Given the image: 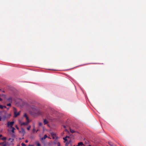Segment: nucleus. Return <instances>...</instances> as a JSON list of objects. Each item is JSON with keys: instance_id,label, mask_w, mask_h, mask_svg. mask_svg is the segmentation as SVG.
<instances>
[{"instance_id": "nucleus-13", "label": "nucleus", "mask_w": 146, "mask_h": 146, "mask_svg": "<svg viewBox=\"0 0 146 146\" xmlns=\"http://www.w3.org/2000/svg\"><path fill=\"white\" fill-rule=\"evenodd\" d=\"M11 128L12 129L11 131L13 133H14V130L15 129V128L13 127H12Z\"/></svg>"}, {"instance_id": "nucleus-18", "label": "nucleus", "mask_w": 146, "mask_h": 146, "mask_svg": "<svg viewBox=\"0 0 146 146\" xmlns=\"http://www.w3.org/2000/svg\"><path fill=\"white\" fill-rule=\"evenodd\" d=\"M3 106L1 105H0V108L1 109H3Z\"/></svg>"}, {"instance_id": "nucleus-23", "label": "nucleus", "mask_w": 146, "mask_h": 146, "mask_svg": "<svg viewBox=\"0 0 146 146\" xmlns=\"http://www.w3.org/2000/svg\"><path fill=\"white\" fill-rule=\"evenodd\" d=\"M35 131V127L34 126V128L33 129V132H34Z\"/></svg>"}, {"instance_id": "nucleus-27", "label": "nucleus", "mask_w": 146, "mask_h": 146, "mask_svg": "<svg viewBox=\"0 0 146 146\" xmlns=\"http://www.w3.org/2000/svg\"><path fill=\"white\" fill-rule=\"evenodd\" d=\"M33 109H35V106H33Z\"/></svg>"}, {"instance_id": "nucleus-29", "label": "nucleus", "mask_w": 146, "mask_h": 146, "mask_svg": "<svg viewBox=\"0 0 146 146\" xmlns=\"http://www.w3.org/2000/svg\"><path fill=\"white\" fill-rule=\"evenodd\" d=\"M3 146H6V144H5L3 145Z\"/></svg>"}, {"instance_id": "nucleus-22", "label": "nucleus", "mask_w": 146, "mask_h": 146, "mask_svg": "<svg viewBox=\"0 0 146 146\" xmlns=\"http://www.w3.org/2000/svg\"><path fill=\"white\" fill-rule=\"evenodd\" d=\"M15 127L16 128H17V129L18 130H19V127H18L17 125H16L15 126Z\"/></svg>"}, {"instance_id": "nucleus-17", "label": "nucleus", "mask_w": 146, "mask_h": 146, "mask_svg": "<svg viewBox=\"0 0 146 146\" xmlns=\"http://www.w3.org/2000/svg\"><path fill=\"white\" fill-rule=\"evenodd\" d=\"M6 137H3L2 138V140H6Z\"/></svg>"}, {"instance_id": "nucleus-4", "label": "nucleus", "mask_w": 146, "mask_h": 146, "mask_svg": "<svg viewBox=\"0 0 146 146\" xmlns=\"http://www.w3.org/2000/svg\"><path fill=\"white\" fill-rule=\"evenodd\" d=\"M24 116L26 118L27 121H28V122H29V117H28L26 113H25Z\"/></svg>"}, {"instance_id": "nucleus-20", "label": "nucleus", "mask_w": 146, "mask_h": 146, "mask_svg": "<svg viewBox=\"0 0 146 146\" xmlns=\"http://www.w3.org/2000/svg\"><path fill=\"white\" fill-rule=\"evenodd\" d=\"M38 125H39V126H41L42 125V124L41 122H39V123H38Z\"/></svg>"}, {"instance_id": "nucleus-9", "label": "nucleus", "mask_w": 146, "mask_h": 146, "mask_svg": "<svg viewBox=\"0 0 146 146\" xmlns=\"http://www.w3.org/2000/svg\"><path fill=\"white\" fill-rule=\"evenodd\" d=\"M44 125H45L48 123V121H47L46 119H45L44 120Z\"/></svg>"}, {"instance_id": "nucleus-8", "label": "nucleus", "mask_w": 146, "mask_h": 146, "mask_svg": "<svg viewBox=\"0 0 146 146\" xmlns=\"http://www.w3.org/2000/svg\"><path fill=\"white\" fill-rule=\"evenodd\" d=\"M84 145L83 143L82 142H80L78 143V146H82Z\"/></svg>"}, {"instance_id": "nucleus-21", "label": "nucleus", "mask_w": 146, "mask_h": 146, "mask_svg": "<svg viewBox=\"0 0 146 146\" xmlns=\"http://www.w3.org/2000/svg\"><path fill=\"white\" fill-rule=\"evenodd\" d=\"M31 127V126H29V127H28L27 128V129L28 130H30V128Z\"/></svg>"}, {"instance_id": "nucleus-6", "label": "nucleus", "mask_w": 146, "mask_h": 146, "mask_svg": "<svg viewBox=\"0 0 146 146\" xmlns=\"http://www.w3.org/2000/svg\"><path fill=\"white\" fill-rule=\"evenodd\" d=\"M29 122H28V121H27V122H23V123H22L21 124V125H27L28 123H29Z\"/></svg>"}, {"instance_id": "nucleus-36", "label": "nucleus", "mask_w": 146, "mask_h": 146, "mask_svg": "<svg viewBox=\"0 0 146 146\" xmlns=\"http://www.w3.org/2000/svg\"><path fill=\"white\" fill-rule=\"evenodd\" d=\"M64 127L65 128V126H64Z\"/></svg>"}, {"instance_id": "nucleus-25", "label": "nucleus", "mask_w": 146, "mask_h": 146, "mask_svg": "<svg viewBox=\"0 0 146 146\" xmlns=\"http://www.w3.org/2000/svg\"><path fill=\"white\" fill-rule=\"evenodd\" d=\"M15 136L14 134H12V137H15Z\"/></svg>"}, {"instance_id": "nucleus-15", "label": "nucleus", "mask_w": 146, "mask_h": 146, "mask_svg": "<svg viewBox=\"0 0 146 146\" xmlns=\"http://www.w3.org/2000/svg\"><path fill=\"white\" fill-rule=\"evenodd\" d=\"M36 144L37 146H40V144L38 142H36Z\"/></svg>"}, {"instance_id": "nucleus-34", "label": "nucleus", "mask_w": 146, "mask_h": 146, "mask_svg": "<svg viewBox=\"0 0 146 146\" xmlns=\"http://www.w3.org/2000/svg\"><path fill=\"white\" fill-rule=\"evenodd\" d=\"M38 131V130H37L36 131V132H37V131Z\"/></svg>"}, {"instance_id": "nucleus-12", "label": "nucleus", "mask_w": 146, "mask_h": 146, "mask_svg": "<svg viewBox=\"0 0 146 146\" xmlns=\"http://www.w3.org/2000/svg\"><path fill=\"white\" fill-rule=\"evenodd\" d=\"M67 138H69V137H68V136H66V137H63V139L65 141H67V139H66Z\"/></svg>"}, {"instance_id": "nucleus-26", "label": "nucleus", "mask_w": 146, "mask_h": 146, "mask_svg": "<svg viewBox=\"0 0 146 146\" xmlns=\"http://www.w3.org/2000/svg\"><path fill=\"white\" fill-rule=\"evenodd\" d=\"M28 141L27 140H26L25 141V142L26 143H28Z\"/></svg>"}, {"instance_id": "nucleus-37", "label": "nucleus", "mask_w": 146, "mask_h": 146, "mask_svg": "<svg viewBox=\"0 0 146 146\" xmlns=\"http://www.w3.org/2000/svg\"><path fill=\"white\" fill-rule=\"evenodd\" d=\"M89 146H91V145H89Z\"/></svg>"}, {"instance_id": "nucleus-5", "label": "nucleus", "mask_w": 146, "mask_h": 146, "mask_svg": "<svg viewBox=\"0 0 146 146\" xmlns=\"http://www.w3.org/2000/svg\"><path fill=\"white\" fill-rule=\"evenodd\" d=\"M108 143L111 146H116L112 142H109Z\"/></svg>"}, {"instance_id": "nucleus-10", "label": "nucleus", "mask_w": 146, "mask_h": 146, "mask_svg": "<svg viewBox=\"0 0 146 146\" xmlns=\"http://www.w3.org/2000/svg\"><path fill=\"white\" fill-rule=\"evenodd\" d=\"M7 100L9 102H12V99L10 97L8 98L7 99Z\"/></svg>"}, {"instance_id": "nucleus-2", "label": "nucleus", "mask_w": 146, "mask_h": 146, "mask_svg": "<svg viewBox=\"0 0 146 146\" xmlns=\"http://www.w3.org/2000/svg\"><path fill=\"white\" fill-rule=\"evenodd\" d=\"M14 121L10 122L8 121L7 123V126L8 127L10 126V127H12V126L13 125L14 123Z\"/></svg>"}, {"instance_id": "nucleus-24", "label": "nucleus", "mask_w": 146, "mask_h": 146, "mask_svg": "<svg viewBox=\"0 0 146 146\" xmlns=\"http://www.w3.org/2000/svg\"><path fill=\"white\" fill-rule=\"evenodd\" d=\"M51 135L53 136H55V134L54 133H52Z\"/></svg>"}, {"instance_id": "nucleus-33", "label": "nucleus", "mask_w": 146, "mask_h": 146, "mask_svg": "<svg viewBox=\"0 0 146 146\" xmlns=\"http://www.w3.org/2000/svg\"><path fill=\"white\" fill-rule=\"evenodd\" d=\"M1 117L0 116V121H1Z\"/></svg>"}, {"instance_id": "nucleus-7", "label": "nucleus", "mask_w": 146, "mask_h": 146, "mask_svg": "<svg viewBox=\"0 0 146 146\" xmlns=\"http://www.w3.org/2000/svg\"><path fill=\"white\" fill-rule=\"evenodd\" d=\"M47 135L46 134H45L44 135L43 137H42L41 138V140H44V139H45L46 138H47Z\"/></svg>"}, {"instance_id": "nucleus-31", "label": "nucleus", "mask_w": 146, "mask_h": 146, "mask_svg": "<svg viewBox=\"0 0 146 146\" xmlns=\"http://www.w3.org/2000/svg\"><path fill=\"white\" fill-rule=\"evenodd\" d=\"M2 100V99L1 98H0V101H1Z\"/></svg>"}, {"instance_id": "nucleus-11", "label": "nucleus", "mask_w": 146, "mask_h": 146, "mask_svg": "<svg viewBox=\"0 0 146 146\" xmlns=\"http://www.w3.org/2000/svg\"><path fill=\"white\" fill-rule=\"evenodd\" d=\"M70 132L71 133H74L75 132H76V131H74L73 130V129H71L70 128Z\"/></svg>"}, {"instance_id": "nucleus-30", "label": "nucleus", "mask_w": 146, "mask_h": 146, "mask_svg": "<svg viewBox=\"0 0 146 146\" xmlns=\"http://www.w3.org/2000/svg\"><path fill=\"white\" fill-rule=\"evenodd\" d=\"M3 107L4 108H6V106H3Z\"/></svg>"}, {"instance_id": "nucleus-16", "label": "nucleus", "mask_w": 146, "mask_h": 146, "mask_svg": "<svg viewBox=\"0 0 146 146\" xmlns=\"http://www.w3.org/2000/svg\"><path fill=\"white\" fill-rule=\"evenodd\" d=\"M7 106H11V103H9V104H7Z\"/></svg>"}, {"instance_id": "nucleus-1", "label": "nucleus", "mask_w": 146, "mask_h": 146, "mask_svg": "<svg viewBox=\"0 0 146 146\" xmlns=\"http://www.w3.org/2000/svg\"><path fill=\"white\" fill-rule=\"evenodd\" d=\"M13 110L14 115V116L15 117H16L19 115L20 112H17V109L15 108H13Z\"/></svg>"}, {"instance_id": "nucleus-32", "label": "nucleus", "mask_w": 146, "mask_h": 146, "mask_svg": "<svg viewBox=\"0 0 146 146\" xmlns=\"http://www.w3.org/2000/svg\"><path fill=\"white\" fill-rule=\"evenodd\" d=\"M2 137V135H0V137Z\"/></svg>"}, {"instance_id": "nucleus-35", "label": "nucleus", "mask_w": 146, "mask_h": 146, "mask_svg": "<svg viewBox=\"0 0 146 146\" xmlns=\"http://www.w3.org/2000/svg\"><path fill=\"white\" fill-rule=\"evenodd\" d=\"M14 139H12V141H13L14 140Z\"/></svg>"}, {"instance_id": "nucleus-3", "label": "nucleus", "mask_w": 146, "mask_h": 146, "mask_svg": "<svg viewBox=\"0 0 146 146\" xmlns=\"http://www.w3.org/2000/svg\"><path fill=\"white\" fill-rule=\"evenodd\" d=\"M20 133H23V136L25 133V131L24 129L23 128H21V131H20Z\"/></svg>"}, {"instance_id": "nucleus-28", "label": "nucleus", "mask_w": 146, "mask_h": 146, "mask_svg": "<svg viewBox=\"0 0 146 146\" xmlns=\"http://www.w3.org/2000/svg\"><path fill=\"white\" fill-rule=\"evenodd\" d=\"M29 146H34L33 145H29Z\"/></svg>"}, {"instance_id": "nucleus-14", "label": "nucleus", "mask_w": 146, "mask_h": 146, "mask_svg": "<svg viewBox=\"0 0 146 146\" xmlns=\"http://www.w3.org/2000/svg\"><path fill=\"white\" fill-rule=\"evenodd\" d=\"M55 144H57V146H60V144L59 142H57L56 143H55Z\"/></svg>"}, {"instance_id": "nucleus-19", "label": "nucleus", "mask_w": 146, "mask_h": 146, "mask_svg": "<svg viewBox=\"0 0 146 146\" xmlns=\"http://www.w3.org/2000/svg\"><path fill=\"white\" fill-rule=\"evenodd\" d=\"M21 145L22 146H26V145L23 143H21Z\"/></svg>"}]
</instances>
